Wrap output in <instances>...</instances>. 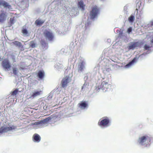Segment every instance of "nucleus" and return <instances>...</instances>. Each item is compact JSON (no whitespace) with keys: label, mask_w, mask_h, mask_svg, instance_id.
Listing matches in <instances>:
<instances>
[{"label":"nucleus","mask_w":153,"mask_h":153,"mask_svg":"<svg viewBox=\"0 0 153 153\" xmlns=\"http://www.w3.org/2000/svg\"><path fill=\"white\" fill-rule=\"evenodd\" d=\"M15 128V126L7 122H4L0 128V135L11 134Z\"/></svg>","instance_id":"obj_1"},{"label":"nucleus","mask_w":153,"mask_h":153,"mask_svg":"<svg viewBox=\"0 0 153 153\" xmlns=\"http://www.w3.org/2000/svg\"><path fill=\"white\" fill-rule=\"evenodd\" d=\"M98 124L101 128H105L110 126L111 121L108 118L104 117L99 120Z\"/></svg>","instance_id":"obj_4"},{"label":"nucleus","mask_w":153,"mask_h":153,"mask_svg":"<svg viewBox=\"0 0 153 153\" xmlns=\"http://www.w3.org/2000/svg\"><path fill=\"white\" fill-rule=\"evenodd\" d=\"M135 17L133 15H131L128 18V21L129 22L131 23L133 22L134 20Z\"/></svg>","instance_id":"obj_25"},{"label":"nucleus","mask_w":153,"mask_h":153,"mask_svg":"<svg viewBox=\"0 0 153 153\" xmlns=\"http://www.w3.org/2000/svg\"><path fill=\"white\" fill-rule=\"evenodd\" d=\"M73 10H75V9H74V8H73L71 9V12H72V11L73 12Z\"/></svg>","instance_id":"obj_35"},{"label":"nucleus","mask_w":153,"mask_h":153,"mask_svg":"<svg viewBox=\"0 0 153 153\" xmlns=\"http://www.w3.org/2000/svg\"><path fill=\"white\" fill-rule=\"evenodd\" d=\"M45 73L43 71H39L38 73L37 76L40 79H42L44 77Z\"/></svg>","instance_id":"obj_21"},{"label":"nucleus","mask_w":153,"mask_h":153,"mask_svg":"<svg viewBox=\"0 0 153 153\" xmlns=\"http://www.w3.org/2000/svg\"><path fill=\"white\" fill-rule=\"evenodd\" d=\"M18 92V89H16L14 91H13L12 93V95H16V94H17V93Z\"/></svg>","instance_id":"obj_31"},{"label":"nucleus","mask_w":153,"mask_h":153,"mask_svg":"<svg viewBox=\"0 0 153 153\" xmlns=\"http://www.w3.org/2000/svg\"><path fill=\"white\" fill-rule=\"evenodd\" d=\"M98 13V10L97 6L93 7L90 13V17L92 19L96 18Z\"/></svg>","instance_id":"obj_6"},{"label":"nucleus","mask_w":153,"mask_h":153,"mask_svg":"<svg viewBox=\"0 0 153 153\" xmlns=\"http://www.w3.org/2000/svg\"><path fill=\"white\" fill-rule=\"evenodd\" d=\"M41 43L40 48L41 50L44 51L48 48L47 44L45 43V42L42 40Z\"/></svg>","instance_id":"obj_15"},{"label":"nucleus","mask_w":153,"mask_h":153,"mask_svg":"<svg viewBox=\"0 0 153 153\" xmlns=\"http://www.w3.org/2000/svg\"><path fill=\"white\" fill-rule=\"evenodd\" d=\"M141 42L140 41L131 42L128 44L127 48L128 50H133L140 47L141 45Z\"/></svg>","instance_id":"obj_5"},{"label":"nucleus","mask_w":153,"mask_h":153,"mask_svg":"<svg viewBox=\"0 0 153 153\" xmlns=\"http://www.w3.org/2000/svg\"><path fill=\"white\" fill-rule=\"evenodd\" d=\"M0 5L3 6L4 7H8V8L10 7V6L8 5L7 3L2 0H0Z\"/></svg>","instance_id":"obj_19"},{"label":"nucleus","mask_w":153,"mask_h":153,"mask_svg":"<svg viewBox=\"0 0 153 153\" xmlns=\"http://www.w3.org/2000/svg\"><path fill=\"white\" fill-rule=\"evenodd\" d=\"M78 105L79 107L82 109H87L88 106L87 102L85 101H82L79 103Z\"/></svg>","instance_id":"obj_13"},{"label":"nucleus","mask_w":153,"mask_h":153,"mask_svg":"<svg viewBox=\"0 0 153 153\" xmlns=\"http://www.w3.org/2000/svg\"><path fill=\"white\" fill-rule=\"evenodd\" d=\"M85 69V63L82 62L79 63L78 65V71L80 72H83Z\"/></svg>","instance_id":"obj_11"},{"label":"nucleus","mask_w":153,"mask_h":153,"mask_svg":"<svg viewBox=\"0 0 153 153\" xmlns=\"http://www.w3.org/2000/svg\"><path fill=\"white\" fill-rule=\"evenodd\" d=\"M13 74L15 75H17L19 72L18 69L17 68L14 67L13 68Z\"/></svg>","instance_id":"obj_28"},{"label":"nucleus","mask_w":153,"mask_h":153,"mask_svg":"<svg viewBox=\"0 0 153 153\" xmlns=\"http://www.w3.org/2000/svg\"><path fill=\"white\" fill-rule=\"evenodd\" d=\"M2 65L5 71H9L10 70L11 65L8 59H4L2 62Z\"/></svg>","instance_id":"obj_7"},{"label":"nucleus","mask_w":153,"mask_h":153,"mask_svg":"<svg viewBox=\"0 0 153 153\" xmlns=\"http://www.w3.org/2000/svg\"><path fill=\"white\" fill-rule=\"evenodd\" d=\"M132 31V28L131 27L129 28L127 30V32L128 34L130 33Z\"/></svg>","instance_id":"obj_32"},{"label":"nucleus","mask_w":153,"mask_h":153,"mask_svg":"<svg viewBox=\"0 0 153 153\" xmlns=\"http://www.w3.org/2000/svg\"><path fill=\"white\" fill-rule=\"evenodd\" d=\"M153 26V20L149 22L148 24L145 25L144 27L146 28L152 27Z\"/></svg>","instance_id":"obj_24"},{"label":"nucleus","mask_w":153,"mask_h":153,"mask_svg":"<svg viewBox=\"0 0 153 153\" xmlns=\"http://www.w3.org/2000/svg\"><path fill=\"white\" fill-rule=\"evenodd\" d=\"M73 14H74V15H75V14L74 13H73V14L72 15V16L73 15ZM71 16H72V14L71 13V14H70Z\"/></svg>","instance_id":"obj_36"},{"label":"nucleus","mask_w":153,"mask_h":153,"mask_svg":"<svg viewBox=\"0 0 153 153\" xmlns=\"http://www.w3.org/2000/svg\"><path fill=\"white\" fill-rule=\"evenodd\" d=\"M44 35L46 39L49 40H52L53 38L52 33L50 31L45 30L44 33Z\"/></svg>","instance_id":"obj_9"},{"label":"nucleus","mask_w":153,"mask_h":153,"mask_svg":"<svg viewBox=\"0 0 153 153\" xmlns=\"http://www.w3.org/2000/svg\"><path fill=\"white\" fill-rule=\"evenodd\" d=\"M13 43L16 47L19 48H23V45L21 44L20 42L17 41H15L13 42Z\"/></svg>","instance_id":"obj_17"},{"label":"nucleus","mask_w":153,"mask_h":153,"mask_svg":"<svg viewBox=\"0 0 153 153\" xmlns=\"http://www.w3.org/2000/svg\"><path fill=\"white\" fill-rule=\"evenodd\" d=\"M41 94V91L40 90H36L33 91L32 94H31V97H35Z\"/></svg>","instance_id":"obj_16"},{"label":"nucleus","mask_w":153,"mask_h":153,"mask_svg":"<svg viewBox=\"0 0 153 153\" xmlns=\"http://www.w3.org/2000/svg\"><path fill=\"white\" fill-rule=\"evenodd\" d=\"M51 120V117H49L45 119L44 120H43L42 121V122L43 123H48V121Z\"/></svg>","instance_id":"obj_27"},{"label":"nucleus","mask_w":153,"mask_h":153,"mask_svg":"<svg viewBox=\"0 0 153 153\" xmlns=\"http://www.w3.org/2000/svg\"><path fill=\"white\" fill-rule=\"evenodd\" d=\"M7 17L6 13L3 10L0 13V22H3L6 19Z\"/></svg>","instance_id":"obj_12"},{"label":"nucleus","mask_w":153,"mask_h":153,"mask_svg":"<svg viewBox=\"0 0 153 153\" xmlns=\"http://www.w3.org/2000/svg\"><path fill=\"white\" fill-rule=\"evenodd\" d=\"M136 10H137V14L136 15V16L137 19H139L140 18L141 15L142 14L143 12L141 11H139V12H138L137 9H136Z\"/></svg>","instance_id":"obj_26"},{"label":"nucleus","mask_w":153,"mask_h":153,"mask_svg":"<svg viewBox=\"0 0 153 153\" xmlns=\"http://www.w3.org/2000/svg\"><path fill=\"white\" fill-rule=\"evenodd\" d=\"M15 22V18L14 17L10 18V22L11 25L13 24Z\"/></svg>","instance_id":"obj_30"},{"label":"nucleus","mask_w":153,"mask_h":153,"mask_svg":"<svg viewBox=\"0 0 153 153\" xmlns=\"http://www.w3.org/2000/svg\"><path fill=\"white\" fill-rule=\"evenodd\" d=\"M44 22L43 20L41 19H37L35 22V24L38 26H40L42 25Z\"/></svg>","instance_id":"obj_20"},{"label":"nucleus","mask_w":153,"mask_h":153,"mask_svg":"<svg viewBox=\"0 0 153 153\" xmlns=\"http://www.w3.org/2000/svg\"><path fill=\"white\" fill-rule=\"evenodd\" d=\"M22 32L23 34V36H28L29 35V34L28 31L26 29L23 28L22 30Z\"/></svg>","instance_id":"obj_23"},{"label":"nucleus","mask_w":153,"mask_h":153,"mask_svg":"<svg viewBox=\"0 0 153 153\" xmlns=\"http://www.w3.org/2000/svg\"><path fill=\"white\" fill-rule=\"evenodd\" d=\"M78 6L80 9L82 10H84L85 9V5L84 4L83 2L82 1L78 2Z\"/></svg>","instance_id":"obj_18"},{"label":"nucleus","mask_w":153,"mask_h":153,"mask_svg":"<svg viewBox=\"0 0 153 153\" xmlns=\"http://www.w3.org/2000/svg\"><path fill=\"white\" fill-rule=\"evenodd\" d=\"M110 50V48H108L107 49L105 50L104 51V52H105V51H108Z\"/></svg>","instance_id":"obj_33"},{"label":"nucleus","mask_w":153,"mask_h":153,"mask_svg":"<svg viewBox=\"0 0 153 153\" xmlns=\"http://www.w3.org/2000/svg\"><path fill=\"white\" fill-rule=\"evenodd\" d=\"M41 137L37 134H35L33 136V141L35 143H39L41 140Z\"/></svg>","instance_id":"obj_14"},{"label":"nucleus","mask_w":153,"mask_h":153,"mask_svg":"<svg viewBox=\"0 0 153 153\" xmlns=\"http://www.w3.org/2000/svg\"><path fill=\"white\" fill-rule=\"evenodd\" d=\"M30 46L32 48H34L36 47V44L34 42L32 41L30 43Z\"/></svg>","instance_id":"obj_29"},{"label":"nucleus","mask_w":153,"mask_h":153,"mask_svg":"<svg viewBox=\"0 0 153 153\" xmlns=\"http://www.w3.org/2000/svg\"><path fill=\"white\" fill-rule=\"evenodd\" d=\"M71 78L69 76H66L64 77L62 81V86L63 87H65L67 85L68 83L71 82Z\"/></svg>","instance_id":"obj_8"},{"label":"nucleus","mask_w":153,"mask_h":153,"mask_svg":"<svg viewBox=\"0 0 153 153\" xmlns=\"http://www.w3.org/2000/svg\"><path fill=\"white\" fill-rule=\"evenodd\" d=\"M59 66L61 68H63V65H59Z\"/></svg>","instance_id":"obj_34"},{"label":"nucleus","mask_w":153,"mask_h":153,"mask_svg":"<svg viewBox=\"0 0 153 153\" xmlns=\"http://www.w3.org/2000/svg\"><path fill=\"white\" fill-rule=\"evenodd\" d=\"M119 37L124 40H126L127 39L126 33H124L123 32H122L121 33L119 34Z\"/></svg>","instance_id":"obj_22"},{"label":"nucleus","mask_w":153,"mask_h":153,"mask_svg":"<svg viewBox=\"0 0 153 153\" xmlns=\"http://www.w3.org/2000/svg\"><path fill=\"white\" fill-rule=\"evenodd\" d=\"M152 140V138L150 136L148 135H141L139 137L137 140V143L140 145L148 146Z\"/></svg>","instance_id":"obj_3"},{"label":"nucleus","mask_w":153,"mask_h":153,"mask_svg":"<svg viewBox=\"0 0 153 153\" xmlns=\"http://www.w3.org/2000/svg\"><path fill=\"white\" fill-rule=\"evenodd\" d=\"M150 48V47L149 45H145L144 47V49L145 50L147 51V52L146 53L144 52L141 54L137 55L128 64L125 66V68H130L137 62L139 57L142 58L145 56L146 54L149 53L151 52L149 50Z\"/></svg>","instance_id":"obj_2"},{"label":"nucleus","mask_w":153,"mask_h":153,"mask_svg":"<svg viewBox=\"0 0 153 153\" xmlns=\"http://www.w3.org/2000/svg\"><path fill=\"white\" fill-rule=\"evenodd\" d=\"M108 80H107L102 82L100 88L104 91H106L108 87Z\"/></svg>","instance_id":"obj_10"},{"label":"nucleus","mask_w":153,"mask_h":153,"mask_svg":"<svg viewBox=\"0 0 153 153\" xmlns=\"http://www.w3.org/2000/svg\"><path fill=\"white\" fill-rule=\"evenodd\" d=\"M84 86H82V89H83V87H84Z\"/></svg>","instance_id":"obj_37"}]
</instances>
